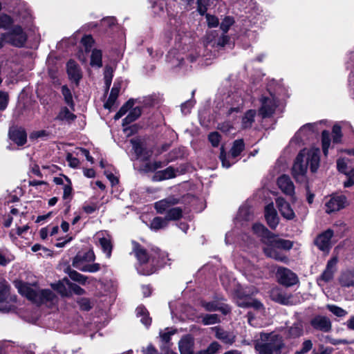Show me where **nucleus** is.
<instances>
[{"mask_svg": "<svg viewBox=\"0 0 354 354\" xmlns=\"http://www.w3.org/2000/svg\"><path fill=\"white\" fill-rule=\"evenodd\" d=\"M319 149H303L297 156L292 168V174L296 181L302 183L306 179L308 166L313 173L317 171L319 166Z\"/></svg>", "mask_w": 354, "mask_h": 354, "instance_id": "f257e3e1", "label": "nucleus"}, {"mask_svg": "<svg viewBox=\"0 0 354 354\" xmlns=\"http://www.w3.org/2000/svg\"><path fill=\"white\" fill-rule=\"evenodd\" d=\"M133 245V252L134 253L140 265L150 263L151 268L150 270L143 271V274H151L155 272V266H161L166 263V259L168 254L160 250L157 247H152L149 254L146 249H145L139 243L133 241L131 242Z\"/></svg>", "mask_w": 354, "mask_h": 354, "instance_id": "f03ea898", "label": "nucleus"}, {"mask_svg": "<svg viewBox=\"0 0 354 354\" xmlns=\"http://www.w3.org/2000/svg\"><path fill=\"white\" fill-rule=\"evenodd\" d=\"M14 284L19 293L37 305L48 302L54 304L56 301L55 294L50 289L41 290L19 280L15 281Z\"/></svg>", "mask_w": 354, "mask_h": 354, "instance_id": "7ed1b4c3", "label": "nucleus"}, {"mask_svg": "<svg viewBox=\"0 0 354 354\" xmlns=\"http://www.w3.org/2000/svg\"><path fill=\"white\" fill-rule=\"evenodd\" d=\"M265 244L266 246L263 248V251L268 257L283 263L288 261V258L277 250H290L293 246L291 241L279 238L272 233L268 239H265Z\"/></svg>", "mask_w": 354, "mask_h": 354, "instance_id": "20e7f679", "label": "nucleus"}, {"mask_svg": "<svg viewBox=\"0 0 354 354\" xmlns=\"http://www.w3.org/2000/svg\"><path fill=\"white\" fill-rule=\"evenodd\" d=\"M282 337L274 333H261L254 344L259 354L279 353L283 346Z\"/></svg>", "mask_w": 354, "mask_h": 354, "instance_id": "39448f33", "label": "nucleus"}, {"mask_svg": "<svg viewBox=\"0 0 354 354\" xmlns=\"http://www.w3.org/2000/svg\"><path fill=\"white\" fill-rule=\"evenodd\" d=\"M6 43L17 48H21L27 41V35L21 26H14L9 30L3 33Z\"/></svg>", "mask_w": 354, "mask_h": 354, "instance_id": "423d86ee", "label": "nucleus"}, {"mask_svg": "<svg viewBox=\"0 0 354 354\" xmlns=\"http://www.w3.org/2000/svg\"><path fill=\"white\" fill-rule=\"evenodd\" d=\"M17 301V296L11 295L10 292V286L6 282L0 283V311H10L13 304Z\"/></svg>", "mask_w": 354, "mask_h": 354, "instance_id": "0eeeda50", "label": "nucleus"}, {"mask_svg": "<svg viewBox=\"0 0 354 354\" xmlns=\"http://www.w3.org/2000/svg\"><path fill=\"white\" fill-rule=\"evenodd\" d=\"M277 281L286 287L295 285L298 282V277L290 269L281 266L277 267L276 272Z\"/></svg>", "mask_w": 354, "mask_h": 354, "instance_id": "6e6552de", "label": "nucleus"}, {"mask_svg": "<svg viewBox=\"0 0 354 354\" xmlns=\"http://www.w3.org/2000/svg\"><path fill=\"white\" fill-rule=\"evenodd\" d=\"M260 102L261 104L259 109V115L263 118L271 117L277 106L275 98L273 96H263Z\"/></svg>", "mask_w": 354, "mask_h": 354, "instance_id": "1a4fd4ad", "label": "nucleus"}, {"mask_svg": "<svg viewBox=\"0 0 354 354\" xmlns=\"http://www.w3.org/2000/svg\"><path fill=\"white\" fill-rule=\"evenodd\" d=\"M212 330L215 337L224 344L232 345L236 342V336L232 331L226 330L221 326L212 327Z\"/></svg>", "mask_w": 354, "mask_h": 354, "instance_id": "9d476101", "label": "nucleus"}, {"mask_svg": "<svg viewBox=\"0 0 354 354\" xmlns=\"http://www.w3.org/2000/svg\"><path fill=\"white\" fill-rule=\"evenodd\" d=\"M337 259L334 257L330 259L326 264V267L322 274L317 279V283L322 285V282L327 283L333 279L335 272H336V264Z\"/></svg>", "mask_w": 354, "mask_h": 354, "instance_id": "9b49d317", "label": "nucleus"}, {"mask_svg": "<svg viewBox=\"0 0 354 354\" xmlns=\"http://www.w3.org/2000/svg\"><path fill=\"white\" fill-rule=\"evenodd\" d=\"M95 259V256L93 250H88L85 252H78L73 258L72 265L75 268L81 270L85 266V263L93 262Z\"/></svg>", "mask_w": 354, "mask_h": 354, "instance_id": "f8f14e48", "label": "nucleus"}, {"mask_svg": "<svg viewBox=\"0 0 354 354\" xmlns=\"http://www.w3.org/2000/svg\"><path fill=\"white\" fill-rule=\"evenodd\" d=\"M333 236V231L332 230H327L321 234H319L315 240V244L317 248L323 251H328L332 247L331 238Z\"/></svg>", "mask_w": 354, "mask_h": 354, "instance_id": "ddd939ff", "label": "nucleus"}, {"mask_svg": "<svg viewBox=\"0 0 354 354\" xmlns=\"http://www.w3.org/2000/svg\"><path fill=\"white\" fill-rule=\"evenodd\" d=\"M346 203V198L344 196H333L325 204L326 212L330 214L344 208Z\"/></svg>", "mask_w": 354, "mask_h": 354, "instance_id": "4468645a", "label": "nucleus"}, {"mask_svg": "<svg viewBox=\"0 0 354 354\" xmlns=\"http://www.w3.org/2000/svg\"><path fill=\"white\" fill-rule=\"evenodd\" d=\"M180 203V199L174 196H170L166 198L157 201L154 203V207L156 212L159 214H163L167 212V211L172 208L173 206Z\"/></svg>", "mask_w": 354, "mask_h": 354, "instance_id": "2eb2a0df", "label": "nucleus"}, {"mask_svg": "<svg viewBox=\"0 0 354 354\" xmlns=\"http://www.w3.org/2000/svg\"><path fill=\"white\" fill-rule=\"evenodd\" d=\"M276 205L281 216L287 220H292L295 218V213L289 203L283 198L276 199Z\"/></svg>", "mask_w": 354, "mask_h": 354, "instance_id": "dca6fc26", "label": "nucleus"}, {"mask_svg": "<svg viewBox=\"0 0 354 354\" xmlns=\"http://www.w3.org/2000/svg\"><path fill=\"white\" fill-rule=\"evenodd\" d=\"M310 324L315 329L324 333L329 332L332 328L330 319L322 315H317L312 319Z\"/></svg>", "mask_w": 354, "mask_h": 354, "instance_id": "f3484780", "label": "nucleus"}, {"mask_svg": "<svg viewBox=\"0 0 354 354\" xmlns=\"http://www.w3.org/2000/svg\"><path fill=\"white\" fill-rule=\"evenodd\" d=\"M277 185L281 192L290 196L295 194V186L290 178L287 175H282L277 179Z\"/></svg>", "mask_w": 354, "mask_h": 354, "instance_id": "a211bd4d", "label": "nucleus"}, {"mask_svg": "<svg viewBox=\"0 0 354 354\" xmlns=\"http://www.w3.org/2000/svg\"><path fill=\"white\" fill-rule=\"evenodd\" d=\"M9 137L19 146L25 145L27 141V134L23 128H10L9 130Z\"/></svg>", "mask_w": 354, "mask_h": 354, "instance_id": "6ab92c4d", "label": "nucleus"}, {"mask_svg": "<svg viewBox=\"0 0 354 354\" xmlns=\"http://www.w3.org/2000/svg\"><path fill=\"white\" fill-rule=\"evenodd\" d=\"M265 217L268 225L272 229L276 228L279 224V217L272 203L266 206Z\"/></svg>", "mask_w": 354, "mask_h": 354, "instance_id": "aec40b11", "label": "nucleus"}, {"mask_svg": "<svg viewBox=\"0 0 354 354\" xmlns=\"http://www.w3.org/2000/svg\"><path fill=\"white\" fill-rule=\"evenodd\" d=\"M250 293L246 290H243L240 288H236L234 292V298L236 304L239 307L248 308L250 307V301H248Z\"/></svg>", "mask_w": 354, "mask_h": 354, "instance_id": "412c9836", "label": "nucleus"}, {"mask_svg": "<svg viewBox=\"0 0 354 354\" xmlns=\"http://www.w3.org/2000/svg\"><path fill=\"white\" fill-rule=\"evenodd\" d=\"M66 66L69 79L75 82L76 84H78L80 80L82 79L81 70L79 66L75 61L69 60L67 62Z\"/></svg>", "mask_w": 354, "mask_h": 354, "instance_id": "4be33fe9", "label": "nucleus"}, {"mask_svg": "<svg viewBox=\"0 0 354 354\" xmlns=\"http://www.w3.org/2000/svg\"><path fill=\"white\" fill-rule=\"evenodd\" d=\"M178 169H175L172 167H169L164 170L156 171L153 176V181H161L176 177V173Z\"/></svg>", "mask_w": 354, "mask_h": 354, "instance_id": "5701e85b", "label": "nucleus"}, {"mask_svg": "<svg viewBox=\"0 0 354 354\" xmlns=\"http://www.w3.org/2000/svg\"><path fill=\"white\" fill-rule=\"evenodd\" d=\"M270 297L273 301L283 305L289 304L291 299L290 295H287L278 288H274L271 290Z\"/></svg>", "mask_w": 354, "mask_h": 354, "instance_id": "b1692460", "label": "nucleus"}, {"mask_svg": "<svg viewBox=\"0 0 354 354\" xmlns=\"http://www.w3.org/2000/svg\"><path fill=\"white\" fill-rule=\"evenodd\" d=\"M178 347L180 354H194L193 342L189 337L182 338L178 343ZM195 354H198V353Z\"/></svg>", "mask_w": 354, "mask_h": 354, "instance_id": "393cba45", "label": "nucleus"}, {"mask_svg": "<svg viewBox=\"0 0 354 354\" xmlns=\"http://www.w3.org/2000/svg\"><path fill=\"white\" fill-rule=\"evenodd\" d=\"M133 149L136 154L138 158H143L144 159H148L151 156V153L145 151L141 142L136 140H131Z\"/></svg>", "mask_w": 354, "mask_h": 354, "instance_id": "a878e982", "label": "nucleus"}, {"mask_svg": "<svg viewBox=\"0 0 354 354\" xmlns=\"http://www.w3.org/2000/svg\"><path fill=\"white\" fill-rule=\"evenodd\" d=\"M252 230L256 234L261 237V240L264 243L265 239H268V237H270L272 234L261 223L254 224L252 226Z\"/></svg>", "mask_w": 354, "mask_h": 354, "instance_id": "bb28decb", "label": "nucleus"}, {"mask_svg": "<svg viewBox=\"0 0 354 354\" xmlns=\"http://www.w3.org/2000/svg\"><path fill=\"white\" fill-rule=\"evenodd\" d=\"M120 90V85L114 84L113 88H111L109 97L104 104L105 109H111L113 106L119 95Z\"/></svg>", "mask_w": 354, "mask_h": 354, "instance_id": "cd10ccee", "label": "nucleus"}, {"mask_svg": "<svg viewBox=\"0 0 354 354\" xmlns=\"http://www.w3.org/2000/svg\"><path fill=\"white\" fill-rule=\"evenodd\" d=\"M136 315L141 317L140 322L146 326L151 325V319L149 317V313L146 308L143 306H138L136 310Z\"/></svg>", "mask_w": 354, "mask_h": 354, "instance_id": "c85d7f7f", "label": "nucleus"}, {"mask_svg": "<svg viewBox=\"0 0 354 354\" xmlns=\"http://www.w3.org/2000/svg\"><path fill=\"white\" fill-rule=\"evenodd\" d=\"M64 271L68 274L72 280L77 281L82 285H84L86 283L87 277L72 270L71 267H67Z\"/></svg>", "mask_w": 354, "mask_h": 354, "instance_id": "c756f323", "label": "nucleus"}, {"mask_svg": "<svg viewBox=\"0 0 354 354\" xmlns=\"http://www.w3.org/2000/svg\"><path fill=\"white\" fill-rule=\"evenodd\" d=\"M304 326L301 322L299 321L294 323L288 328V335L292 338L299 337L303 335Z\"/></svg>", "mask_w": 354, "mask_h": 354, "instance_id": "7c9ffc66", "label": "nucleus"}, {"mask_svg": "<svg viewBox=\"0 0 354 354\" xmlns=\"http://www.w3.org/2000/svg\"><path fill=\"white\" fill-rule=\"evenodd\" d=\"M141 109L136 106L132 109L129 114L122 120V124L128 125L133 121L136 120L141 115Z\"/></svg>", "mask_w": 354, "mask_h": 354, "instance_id": "2f4dec72", "label": "nucleus"}, {"mask_svg": "<svg viewBox=\"0 0 354 354\" xmlns=\"http://www.w3.org/2000/svg\"><path fill=\"white\" fill-rule=\"evenodd\" d=\"M183 216V209L181 207H176L170 208L166 213L165 218L169 221H177Z\"/></svg>", "mask_w": 354, "mask_h": 354, "instance_id": "473e14b6", "label": "nucleus"}, {"mask_svg": "<svg viewBox=\"0 0 354 354\" xmlns=\"http://www.w3.org/2000/svg\"><path fill=\"white\" fill-rule=\"evenodd\" d=\"M256 115V111L253 109L248 110L242 118V127L244 129L250 128L252 127V123L254 122Z\"/></svg>", "mask_w": 354, "mask_h": 354, "instance_id": "72a5a7b5", "label": "nucleus"}, {"mask_svg": "<svg viewBox=\"0 0 354 354\" xmlns=\"http://www.w3.org/2000/svg\"><path fill=\"white\" fill-rule=\"evenodd\" d=\"M342 286H354V272L348 271L343 273L339 279Z\"/></svg>", "mask_w": 354, "mask_h": 354, "instance_id": "f704fd0d", "label": "nucleus"}, {"mask_svg": "<svg viewBox=\"0 0 354 354\" xmlns=\"http://www.w3.org/2000/svg\"><path fill=\"white\" fill-rule=\"evenodd\" d=\"M102 53L100 50L93 49L92 50V53L91 55V62L90 64L92 66H96L97 68H101L102 66Z\"/></svg>", "mask_w": 354, "mask_h": 354, "instance_id": "c9c22d12", "label": "nucleus"}, {"mask_svg": "<svg viewBox=\"0 0 354 354\" xmlns=\"http://www.w3.org/2000/svg\"><path fill=\"white\" fill-rule=\"evenodd\" d=\"M245 145L243 140H236L234 142L233 146L230 150V154L232 158H235L241 154L244 150Z\"/></svg>", "mask_w": 354, "mask_h": 354, "instance_id": "e433bc0d", "label": "nucleus"}, {"mask_svg": "<svg viewBox=\"0 0 354 354\" xmlns=\"http://www.w3.org/2000/svg\"><path fill=\"white\" fill-rule=\"evenodd\" d=\"M168 222L165 218L156 216L155 217L150 223L151 229L153 230H158L165 228L167 226Z\"/></svg>", "mask_w": 354, "mask_h": 354, "instance_id": "4c0bfd02", "label": "nucleus"}, {"mask_svg": "<svg viewBox=\"0 0 354 354\" xmlns=\"http://www.w3.org/2000/svg\"><path fill=\"white\" fill-rule=\"evenodd\" d=\"M76 118V115L72 113L67 107L61 109L57 119L59 120L73 121Z\"/></svg>", "mask_w": 354, "mask_h": 354, "instance_id": "58836bf2", "label": "nucleus"}, {"mask_svg": "<svg viewBox=\"0 0 354 354\" xmlns=\"http://www.w3.org/2000/svg\"><path fill=\"white\" fill-rule=\"evenodd\" d=\"M62 93L64 96L65 102L71 108H74L72 93L66 85L62 86Z\"/></svg>", "mask_w": 354, "mask_h": 354, "instance_id": "ea45409f", "label": "nucleus"}, {"mask_svg": "<svg viewBox=\"0 0 354 354\" xmlns=\"http://www.w3.org/2000/svg\"><path fill=\"white\" fill-rule=\"evenodd\" d=\"M221 348V346L217 342H212L207 348L198 352V354H216Z\"/></svg>", "mask_w": 354, "mask_h": 354, "instance_id": "a19ab883", "label": "nucleus"}, {"mask_svg": "<svg viewBox=\"0 0 354 354\" xmlns=\"http://www.w3.org/2000/svg\"><path fill=\"white\" fill-rule=\"evenodd\" d=\"M100 244L102 247V249L104 253H106V257L109 258L111 255L112 252V245L111 241L106 238H101L100 239Z\"/></svg>", "mask_w": 354, "mask_h": 354, "instance_id": "79ce46f5", "label": "nucleus"}, {"mask_svg": "<svg viewBox=\"0 0 354 354\" xmlns=\"http://www.w3.org/2000/svg\"><path fill=\"white\" fill-rule=\"evenodd\" d=\"M326 308L327 309H328L333 315H335V316L338 317H345L347 314H348V312L336 306V305H333V304H328L326 306Z\"/></svg>", "mask_w": 354, "mask_h": 354, "instance_id": "37998d69", "label": "nucleus"}, {"mask_svg": "<svg viewBox=\"0 0 354 354\" xmlns=\"http://www.w3.org/2000/svg\"><path fill=\"white\" fill-rule=\"evenodd\" d=\"M322 149L324 153L326 156L330 144V133L328 131H323L322 133Z\"/></svg>", "mask_w": 354, "mask_h": 354, "instance_id": "c03bdc74", "label": "nucleus"}, {"mask_svg": "<svg viewBox=\"0 0 354 354\" xmlns=\"http://www.w3.org/2000/svg\"><path fill=\"white\" fill-rule=\"evenodd\" d=\"M202 322L204 325H212L220 322V319L216 314H207L203 317Z\"/></svg>", "mask_w": 354, "mask_h": 354, "instance_id": "a18cd8bd", "label": "nucleus"}, {"mask_svg": "<svg viewBox=\"0 0 354 354\" xmlns=\"http://www.w3.org/2000/svg\"><path fill=\"white\" fill-rule=\"evenodd\" d=\"M12 24L13 20L9 15L6 14L0 15V28L8 30Z\"/></svg>", "mask_w": 354, "mask_h": 354, "instance_id": "49530a36", "label": "nucleus"}, {"mask_svg": "<svg viewBox=\"0 0 354 354\" xmlns=\"http://www.w3.org/2000/svg\"><path fill=\"white\" fill-rule=\"evenodd\" d=\"M113 78V69L109 66H106L104 68V83L106 90H108L111 84Z\"/></svg>", "mask_w": 354, "mask_h": 354, "instance_id": "de8ad7c7", "label": "nucleus"}, {"mask_svg": "<svg viewBox=\"0 0 354 354\" xmlns=\"http://www.w3.org/2000/svg\"><path fill=\"white\" fill-rule=\"evenodd\" d=\"M81 43L84 46L85 51L89 52L91 50V48L94 44V39L91 35H85L81 39Z\"/></svg>", "mask_w": 354, "mask_h": 354, "instance_id": "09e8293b", "label": "nucleus"}, {"mask_svg": "<svg viewBox=\"0 0 354 354\" xmlns=\"http://www.w3.org/2000/svg\"><path fill=\"white\" fill-rule=\"evenodd\" d=\"M77 304L80 306V308L82 310H89L92 308L93 304L91 302V300L88 298H80L77 301Z\"/></svg>", "mask_w": 354, "mask_h": 354, "instance_id": "8fccbe9b", "label": "nucleus"}, {"mask_svg": "<svg viewBox=\"0 0 354 354\" xmlns=\"http://www.w3.org/2000/svg\"><path fill=\"white\" fill-rule=\"evenodd\" d=\"M208 140L214 147H218L221 141V135L217 131L212 132L208 136Z\"/></svg>", "mask_w": 354, "mask_h": 354, "instance_id": "3c124183", "label": "nucleus"}, {"mask_svg": "<svg viewBox=\"0 0 354 354\" xmlns=\"http://www.w3.org/2000/svg\"><path fill=\"white\" fill-rule=\"evenodd\" d=\"M234 24L233 18L230 17H226L222 21L221 24V29L223 31V33L225 34L230 29V27Z\"/></svg>", "mask_w": 354, "mask_h": 354, "instance_id": "603ef678", "label": "nucleus"}, {"mask_svg": "<svg viewBox=\"0 0 354 354\" xmlns=\"http://www.w3.org/2000/svg\"><path fill=\"white\" fill-rule=\"evenodd\" d=\"M201 306L207 311H210V312L216 311L218 309V304L216 301L207 302L205 301H202Z\"/></svg>", "mask_w": 354, "mask_h": 354, "instance_id": "864d4df0", "label": "nucleus"}, {"mask_svg": "<svg viewBox=\"0 0 354 354\" xmlns=\"http://www.w3.org/2000/svg\"><path fill=\"white\" fill-rule=\"evenodd\" d=\"M8 99V94L6 92L0 91V111H3L6 109Z\"/></svg>", "mask_w": 354, "mask_h": 354, "instance_id": "5fc2aeb1", "label": "nucleus"}, {"mask_svg": "<svg viewBox=\"0 0 354 354\" xmlns=\"http://www.w3.org/2000/svg\"><path fill=\"white\" fill-rule=\"evenodd\" d=\"M219 158L222 162V165L225 168H229L231 166V165L234 162H230L227 159L226 153H225L223 147H221V148Z\"/></svg>", "mask_w": 354, "mask_h": 354, "instance_id": "6e6d98bb", "label": "nucleus"}, {"mask_svg": "<svg viewBox=\"0 0 354 354\" xmlns=\"http://www.w3.org/2000/svg\"><path fill=\"white\" fill-rule=\"evenodd\" d=\"M64 178L68 182V184L64 185L63 198L66 199L71 195L72 187L71 180L67 176H65Z\"/></svg>", "mask_w": 354, "mask_h": 354, "instance_id": "4d7b16f0", "label": "nucleus"}, {"mask_svg": "<svg viewBox=\"0 0 354 354\" xmlns=\"http://www.w3.org/2000/svg\"><path fill=\"white\" fill-rule=\"evenodd\" d=\"M100 270V265L99 263L86 264L84 266L80 271L88 272H96Z\"/></svg>", "mask_w": 354, "mask_h": 354, "instance_id": "13d9d810", "label": "nucleus"}, {"mask_svg": "<svg viewBox=\"0 0 354 354\" xmlns=\"http://www.w3.org/2000/svg\"><path fill=\"white\" fill-rule=\"evenodd\" d=\"M135 104V100L133 99H130L120 109V110L118 111V112H120L122 115L123 116L124 115H125L127 111L133 107V106Z\"/></svg>", "mask_w": 354, "mask_h": 354, "instance_id": "bf43d9fd", "label": "nucleus"}, {"mask_svg": "<svg viewBox=\"0 0 354 354\" xmlns=\"http://www.w3.org/2000/svg\"><path fill=\"white\" fill-rule=\"evenodd\" d=\"M194 102L192 100H187L181 104V111L183 114L186 115L190 112L192 107L194 106Z\"/></svg>", "mask_w": 354, "mask_h": 354, "instance_id": "052dcab7", "label": "nucleus"}, {"mask_svg": "<svg viewBox=\"0 0 354 354\" xmlns=\"http://www.w3.org/2000/svg\"><path fill=\"white\" fill-rule=\"evenodd\" d=\"M346 175L348 177V179L344 182V185L345 187H349L354 185V169H350Z\"/></svg>", "mask_w": 354, "mask_h": 354, "instance_id": "680f3d73", "label": "nucleus"}, {"mask_svg": "<svg viewBox=\"0 0 354 354\" xmlns=\"http://www.w3.org/2000/svg\"><path fill=\"white\" fill-rule=\"evenodd\" d=\"M313 347V343L311 340L307 339L305 340L302 344V347L299 351H298L299 354H305L311 350Z\"/></svg>", "mask_w": 354, "mask_h": 354, "instance_id": "e2e57ef3", "label": "nucleus"}, {"mask_svg": "<svg viewBox=\"0 0 354 354\" xmlns=\"http://www.w3.org/2000/svg\"><path fill=\"white\" fill-rule=\"evenodd\" d=\"M333 142H338L342 137L341 127L339 125H334L333 127Z\"/></svg>", "mask_w": 354, "mask_h": 354, "instance_id": "0e129e2a", "label": "nucleus"}, {"mask_svg": "<svg viewBox=\"0 0 354 354\" xmlns=\"http://www.w3.org/2000/svg\"><path fill=\"white\" fill-rule=\"evenodd\" d=\"M66 160L68 162L69 166L73 168L77 167L80 164L79 160L71 153L67 154Z\"/></svg>", "mask_w": 354, "mask_h": 354, "instance_id": "69168bd1", "label": "nucleus"}, {"mask_svg": "<svg viewBox=\"0 0 354 354\" xmlns=\"http://www.w3.org/2000/svg\"><path fill=\"white\" fill-rule=\"evenodd\" d=\"M337 166L338 171L344 174H347V172L349 171L347 165L345 161L342 159H339L337 162Z\"/></svg>", "mask_w": 354, "mask_h": 354, "instance_id": "338daca9", "label": "nucleus"}, {"mask_svg": "<svg viewBox=\"0 0 354 354\" xmlns=\"http://www.w3.org/2000/svg\"><path fill=\"white\" fill-rule=\"evenodd\" d=\"M48 136H49L48 132H47L45 130H41V131L32 132L30 136V139H37L39 138L48 137Z\"/></svg>", "mask_w": 354, "mask_h": 354, "instance_id": "774afa93", "label": "nucleus"}]
</instances>
